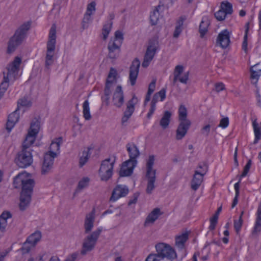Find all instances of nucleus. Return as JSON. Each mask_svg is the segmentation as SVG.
<instances>
[{"label": "nucleus", "instance_id": "46", "mask_svg": "<svg viewBox=\"0 0 261 261\" xmlns=\"http://www.w3.org/2000/svg\"><path fill=\"white\" fill-rule=\"evenodd\" d=\"M227 14L225 13V11H224L220 7V9L216 12L214 14L215 18L218 21H222L225 19Z\"/></svg>", "mask_w": 261, "mask_h": 261}, {"label": "nucleus", "instance_id": "62", "mask_svg": "<svg viewBox=\"0 0 261 261\" xmlns=\"http://www.w3.org/2000/svg\"><path fill=\"white\" fill-rule=\"evenodd\" d=\"M189 72H185L182 77H179V81L181 83L186 84L189 79Z\"/></svg>", "mask_w": 261, "mask_h": 261}, {"label": "nucleus", "instance_id": "49", "mask_svg": "<svg viewBox=\"0 0 261 261\" xmlns=\"http://www.w3.org/2000/svg\"><path fill=\"white\" fill-rule=\"evenodd\" d=\"M197 168L199 169V171L204 175L208 171V165L206 163L203 162L198 164Z\"/></svg>", "mask_w": 261, "mask_h": 261}, {"label": "nucleus", "instance_id": "33", "mask_svg": "<svg viewBox=\"0 0 261 261\" xmlns=\"http://www.w3.org/2000/svg\"><path fill=\"white\" fill-rule=\"evenodd\" d=\"M178 120L179 121H190L187 119V110L184 105H180L179 108Z\"/></svg>", "mask_w": 261, "mask_h": 261}, {"label": "nucleus", "instance_id": "4", "mask_svg": "<svg viewBox=\"0 0 261 261\" xmlns=\"http://www.w3.org/2000/svg\"><path fill=\"white\" fill-rule=\"evenodd\" d=\"M56 25L53 24L49 30L48 40L47 42V53L45 57V67L49 69L54 63L53 53L56 48Z\"/></svg>", "mask_w": 261, "mask_h": 261}, {"label": "nucleus", "instance_id": "21", "mask_svg": "<svg viewBox=\"0 0 261 261\" xmlns=\"http://www.w3.org/2000/svg\"><path fill=\"white\" fill-rule=\"evenodd\" d=\"M163 214L159 208H155L149 214L144 222V226H147L149 224H152L159 217Z\"/></svg>", "mask_w": 261, "mask_h": 261}, {"label": "nucleus", "instance_id": "14", "mask_svg": "<svg viewBox=\"0 0 261 261\" xmlns=\"http://www.w3.org/2000/svg\"><path fill=\"white\" fill-rule=\"evenodd\" d=\"M230 35L227 29L221 31L217 36V44H219L222 48H226L230 42Z\"/></svg>", "mask_w": 261, "mask_h": 261}, {"label": "nucleus", "instance_id": "7", "mask_svg": "<svg viewBox=\"0 0 261 261\" xmlns=\"http://www.w3.org/2000/svg\"><path fill=\"white\" fill-rule=\"evenodd\" d=\"M32 151V149L21 148V150L17 153L14 159V162L18 167L25 168L31 165L33 162Z\"/></svg>", "mask_w": 261, "mask_h": 261}, {"label": "nucleus", "instance_id": "12", "mask_svg": "<svg viewBox=\"0 0 261 261\" xmlns=\"http://www.w3.org/2000/svg\"><path fill=\"white\" fill-rule=\"evenodd\" d=\"M129 190L126 186L117 185L113 190L110 201H115L119 198L125 196Z\"/></svg>", "mask_w": 261, "mask_h": 261}, {"label": "nucleus", "instance_id": "64", "mask_svg": "<svg viewBox=\"0 0 261 261\" xmlns=\"http://www.w3.org/2000/svg\"><path fill=\"white\" fill-rule=\"evenodd\" d=\"M159 97L161 98L160 100L163 101L166 98V89L163 88L159 92H157Z\"/></svg>", "mask_w": 261, "mask_h": 261}, {"label": "nucleus", "instance_id": "58", "mask_svg": "<svg viewBox=\"0 0 261 261\" xmlns=\"http://www.w3.org/2000/svg\"><path fill=\"white\" fill-rule=\"evenodd\" d=\"M156 80H153L149 84L148 89V92L149 94H151L154 91L155 88Z\"/></svg>", "mask_w": 261, "mask_h": 261}, {"label": "nucleus", "instance_id": "25", "mask_svg": "<svg viewBox=\"0 0 261 261\" xmlns=\"http://www.w3.org/2000/svg\"><path fill=\"white\" fill-rule=\"evenodd\" d=\"M172 114L169 111L164 112L163 117L160 121V125L164 129H166L170 123L171 121Z\"/></svg>", "mask_w": 261, "mask_h": 261}, {"label": "nucleus", "instance_id": "56", "mask_svg": "<svg viewBox=\"0 0 261 261\" xmlns=\"http://www.w3.org/2000/svg\"><path fill=\"white\" fill-rule=\"evenodd\" d=\"M229 124V119L228 117H225L222 118L220 120V124L218 126L222 128H225L228 126Z\"/></svg>", "mask_w": 261, "mask_h": 261}, {"label": "nucleus", "instance_id": "31", "mask_svg": "<svg viewBox=\"0 0 261 261\" xmlns=\"http://www.w3.org/2000/svg\"><path fill=\"white\" fill-rule=\"evenodd\" d=\"M252 126L254 132L255 139L253 144H255L258 143V141L261 139V132L258 126V124L256 120H254L252 122Z\"/></svg>", "mask_w": 261, "mask_h": 261}, {"label": "nucleus", "instance_id": "5", "mask_svg": "<svg viewBox=\"0 0 261 261\" xmlns=\"http://www.w3.org/2000/svg\"><path fill=\"white\" fill-rule=\"evenodd\" d=\"M102 230V227L98 228L84 239L81 250L82 255H86L94 249Z\"/></svg>", "mask_w": 261, "mask_h": 261}, {"label": "nucleus", "instance_id": "42", "mask_svg": "<svg viewBox=\"0 0 261 261\" xmlns=\"http://www.w3.org/2000/svg\"><path fill=\"white\" fill-rule=\"evenodd\" d=\"M91 15L92 13L91 12H86L85 14L82 21V27L83 29H85L88 27V23L89 22L91 19Z\"/></svg>", "mask_w": 261, "mask_h": 261}, {"label": "nucleus", "instance_id": "2", "mask_svg": "<svg viewBox=\"0 0 261 261\" xmlns=\"http://www.w3.org/2000/svg\"><path fill=\"white\" fill-rule=\"evenodd\" d=\"M156 253L150 254L146 261H160L164 258L173 259L177 257L174 249L169 245L164 243H159L155 245Z\"/></svg>", "mask_w": 261, "mask_h": 261}, {"label": "nucleus", "instance_id": "50", "mask_svg": "<svg viewBox=\"0 0 261 261\" xmlns=\"http://www.w3.org/2000/svg\"><path fill=\"white\" fill-rule=\"evenodd\" d=\"M251 164H252L251 160L249 159L247 163L246 164V165L245 166V167L244 168V169H243V171L242 174L240 175V177L241 178L245 177V176L247 175V173H248V172H249V171L250 170V168L251 167Z\"/></svg>", "mask_w": 261, "mask_h": 261}, {"label": "nucleus", "instance_id": "16", "mask_svg": "<svg viewBox=\"0 0 261 261\" xmlns=\"http://www.w3.org/2000/svg\"><path fill=\"white\" fill-rule=\"evenodd\" d=\"M179 122L176 130V139L177 140H181L186 136L191 125V121Z\"/></svg>", "mask_w": 261, "mask_h": 261}, {"label": "nucleus", "instance_id": "27", "mask_svg": "<svg viewBox=\"0 0 261 261\" xmlns=\"http://www.w3.org/2000/svg\"><path fill=\"white\" fill-rule=\"evenodd\" d=\"M189 233L188 232L182 233L181 235L175 237V245L180 249H183L185 246V243L188 239Z\"/></svg>", "mask_w": 261, "mask_h": 261}, {"label": "nucleus", "instance_id": "32", "mask_svg": "<svg viewBox=\"0 0 261 261\" xmlns=\"http://www.w3.org/2000/svg\"><path fill=\"white\" fill-rule=\"evenodd\" d=\"M160 6H158L151 13L150 15V22L151 25H155L157 24L159 20V8Z\"/></svg>", "mask_w": 261, "mask_h": 261}, {"label": "nucleus", "instance_id": "48", "mask_svg": "<svg viewBox=\"0 0 261 261\" xmlns=\"http://www.w3.org/2000/svg\"><path fill=\"white\" fill-rule=\"evenodd\" d=\"M243 224L242 218H239L238 220H234V228L237 233L239 232Z\"/></svg>", "mask_w": 261, "mask_h": 261}, {"label": "nucleus", "instance_id": "45", "mask_svg": "<svg viewBox=\"0 0 261 261\" xmlns=\"http://www.w3.org/2000/svg\"><path fill=\"white\" fill-rule=\"evenodd\" d=\"M112 83L113 81L110 80H107L104 90V94L105 96H109L110 95L111 93V88L112 87Z\"/></svg>", "mask_w": 261, "mask_h": 261}, {"label": "nucleus", "instance_id": "47", "mask_svg": "<svg viewBox=\"0 0 261 261\" xmlns=\"http://www.w3.org/2000/svg\"><path fill=\"white\" fill-rule=\"evenodd\" d=\"M159 46V41L158 39L155 38H152L149 41V45L147 46L148 48L150 49H153L157 50Z\"/></svg>", "mask_w": 261, "mask_h": 261}, {"label": "nucleus", "instance_id": "29", "mask_svg": "<svg viewBox=\"0 0 261 261\" xmlns=\"http://www.w3.org/2000/svg\"><path fill=\"white\" fill-rule=\"evenodd\" d=\"M7 69L8 72L6 76H8V79L15 81L16 79V75L18 74L19 69L16 68L15 65L11 66L10 65H8Z\"/></svg>", "mask_w": 261, "mask_h": 261}, {"label": "nucleus", "instance_id": "26", "mask_svg": "<svg viewBox=\"0 0 261 261\" xmlns=\"http://www.w3.org/2000/svg\"><path fill=\"white\" fill-rule=\"evenodd\" d=\"M259 65V64H256L255 65L250 67V79L252 80H255V82H252L253 84H256L257 83L259 77L261 75V67L259 68H258V66Z\"/></svg>", "mask_w": 261, "mask_h": 261}, {"label": "nucleus", "instance_id": "19", "mask_svg": "<svg viewBox=\"0 0 261 261\" xmlns=\"http://www.w3.org/2000/svg\"><path fill=\"white\" fill-rule=\"evenodd\" d=\"M204 174L198 170H195L193 178L191 181V188L194 191H196L200 186L203 180Z\"/></svg>", "mask_w": 261, "mask_h": 261}, {"label": "nucleus", "instance_id": "35", "mask_svg": "<svg viewBox=\"0 0 261 261\" xmlns=\"http://www.w3.org/2000/svg\"><path fill=\"white\" fill-rule=\"evenodd\" d=\"M110 161L111 159L108 158L102 162L99 170V173L102 171H106V170H107L108 169H110L111 166H112V168H113L115 161L111 163H110Z\"/></svg>", "mask_w": 261, "mask_h": 261}, {"label": "nucleus", "instance_id": "1", "mask_svg": "<svg viewBox=\"0 0 261 261\" xmlns=\"http://www.w3.org/2000/svg\"><path fill=\"white\" fill-rule=\"evenodd\" d=\"M31 21H28L21 24L10 37L8 42L7 54L10 55L14 53L17 48L22 44L27 36L28 31L30 29Z\"/></svg>", "mask_w": 261, "mask_h": 261}, {"label": "nucleus", "instance_id": "36", "mask_svg": "<svg viewBox=\"0 0 261 261\" xmlns=\"http://www.w3.org/2000/svg\"><path fill=\"white\" fill-rule=\"evenodd\" d=\"M112 25V21H110L109 23L103 25L101 33L103 40H105L107 39L108 35L111 30Z\"/></svg>", "mask_w": 261, "mask_h": 261}, {"label": "nucleus", "instance_id": "41", "mask_svg": "<svg viewBox=\"0 0 261 261\" xmlns=\"http://www.w3.org/2000/svg\"><path fill=\"white\" fill-rule=\"evenodd\" d=\"M123 39V33L119 30H117L115 33L114 38L112 39V41H115L117 43H120V45H122Z\"/></svg>", "mask_w": 261, "mask_h": 261}, {"label": "nucleus", "instance_id": "60", "mask_svg": "<svg viewBox=\"0 0 261 261\" xmlns=\"http://www.w3.org/2000/svg\"><path fill=\"white\" fill-rule=\"evenodd\" d=\"M95 6L96 3L94 1L91 2L87 6L86 12L92 13V11H95L96 10Z\"/></svg>", "mask_w": 261, "mask_h": 261}, {"label": "nucleus", "instance_id": "17", "mask_svg": "<svg viewBox=\"0 0 261 261\" xmlns=\"http://www.w3.org/2000/svg\"><path fill=\"white\" fill-rule=\"evenodd\" d=\"M62 137L55 138L54 140L51 142L49 146V150L45 154L53 158H56L57 156V152L59 151L60 145L62 143Z\"/></svg>", "mask_w": 261, "mask_h": 261}, {"label": "nucleus", "instance_id": "37", "mask_svg": "<svg viewBox=\"0 0 261 261\" xmlns=\"http://www.w3.org/2000/svg\"><path fill=\"white\" fill-rule=\"evenodd\" d=\"M83 116L85 120H89L91 119V116L90 113L89 103L88 100H86L83 105Z\"/></svg>", "mask_w": 261, "mask_h": 261}, {"label": "nucleus", "instance_id": "10", "mask_svg": "<svg viewBox=\"0 0 261 261\" xmlns=\"http://www.w3.org/2000/svg\"><path fill=\"white\" fill-rule=\"evenodd\" d=\"M126 148L128 152L129 159L124 162V166H126L128 163L137 165L136 159L140 155V152L137 146L135 144L128 143L126 145Z\"/></svg>", "mask_w": 261, "mask_h": 261}, {"label": "nucleus", "instance_id": "13", "mask_svg": "<svg viewBox=\"0 0 261 261\" xmlns=\"http://www.w3.org/2000/svg\"><path fill=\"white\" fill-rule=\"evenodd\" d=\"M140 62L139 60L136 58L132 62L129 69V79L132 86L136 84V79L138 77L139 69L140 68Z\"/></svg>", "mask_w": 261, "mask_h": 261}, {"label": "nucleus", "instance_id": "15", "mask_svg": "<svg viewBox=\"0 0 261 261\" xmlns=\"http://www.w3.org/2000/svg\"><path fill=\"white\" fill-rule=\"evenodd\" d=\"M112 102L114 106L120 108L124 103V94L121 86H117L113 94Z\"/></svg>", "mask_w": 261, "mask_h": 261}, {"label": "nucleus", "instance_id": "24", "mask_svg": "<svg viewBox=\"0 0 261 261\" xmlns=\"http://www.w3.org/2000/svg\"><path fill=\"white\" fill-rule=\"evenodd\" d=\"M210 25V20L206 18H203L199 27V32L201 38H203L208 31V28Z\"/></svg>", "mask_w": 261, "mask_h": 261}, {"label": "nucleus", "instance_id": "6", "mask_svg": "<svg viewBox=\"0 0 261 261\" xmlns=\"http://www.w3.org/2000/svg\"><path fill=\"white\" fill-rule=\"evenodd\" d=\"M154 160V156L153 155H149L146 164V172L145 176L147 179L146 192L149 194H151L152 191L155 188L154 183L156 179V170L153 169Z\"/></svg>", "mask_w": 261, "mask_h": 261}, {"label": "nucleus", "instance_id": "11", "mask_svg": "<svg viewBox=\"0 0 261 261\" xmlns=\"http://www.w3.org/2000/svg\"><path fill=\"white\" fill-rule=\"evenodd\" d=\"M121 46L120 43L112 41V39L111 38L108 44V57L113 60H115L118 58L121 51Z\"/></svg>", "mask_w": 261, "mask_h": 261}, {"label": "nucleus", "instance_id": "3", "mask_svg": "<svg viewBox=\"0 0 261 261\" xmlns=\"http://www.w3.org/2000/svg\"><path fill=\"white\" fill-rule=\"evenodd\" d=\"M35 185V182L33 179L25 178L24 181H22L19 204L21 211H24L29 206Z\"/></svg>", "mask_w": 261, "mask_h": 261}, {"label": "nucleus", "instance_id": "8", "mask_svg": "<svg viewBox=\"0 0 261 261\" xmlns=\"http://www.w3.org/2000/svg\"><path fill=\"white\" fill-rule=\"evenodd\" d=\"M39 125L36 123H32L25 138L22 143V147L24 149H32L31 146L36 140V136L39 132Z\"/></svg>", "mask_w": 261, "mask_h": 261}, {"label": "nucleus", "instance_id": "54", "mask_svg": "<svg viewBox=\"0 0 261 261\" xmlns=\"http://www.w3.org/2000/svg\"><path fill=\"white\" fill-rule=\"evenodd\" d=\"M12 217V215L10 212L5 211L0 215V220H2L3 221L7 222L8 219Z\"/></svg>", "mask_w": 261, "mask_h": 261}, {"label": "nucleus", "instance_id": "23", "mask_svg": "<svg viewBox=\"0 0 261 261\" xmlns=\"http://www.w3.org/2000/svg\"><path fill=\"white\" fill-rule=\"evenodd\" d=\"M94 211L86 216L84 223L85 233H88L93 227Z\"/></svg>", "mask_w": 261, "mask_h": 261}, {"label": "nucleus", "instance_id": "18", "mask_svg": "<svg viewBox=\"0 0 261 261\" xmlns=\"http://www.w3.org/2000/svg\"><path fill=\"white\" fill-rule=\"evenodd\" d=\"M55 158L47 154H44L41 168V173L42 174H46L50 172L53 168Z\"/></svg>", "mask_w": 261, "mask_h": 261}, {"label": "nucleus", "instance_id": "51", "mask_svg": "<svg viewBox=\"0 0 261 261\" xmlns=\"http://www.w3.org/2000/svg\"><path fill=\"white\" fill-rule=\"evenodd\" d=\"M156 50L153 49H150L149 48H147L146 51L144 56V57L148 58L150 60H152Z\"/></svg>", "mask_w": 261, "mask_h": 261}, {"label": "nucleus", "instance_id": "30", "mask_svg": "<svg viewBox=\"0 0 261 261\" xmlns=\"http://www.w3.org/2000/svg\"><path fill=\"white\" fill-rule=\"evenodd\" d=\"M91 149V147H88L87 150L83 151L82 155L80 156L79 160V166L80 167H82L88 161L89 158L91 154L89 151Z\"/></svg>", "mask_w": 261, "mask_h": 261}, {"label": "nucleus", "instance_id": "40", "mask_svg": "<svg viewBox=\"0 0 261 261\" xmlns=\"http://www.w3.org/2000/svg\"><path fill=\"white\" fill-rule=\"evenodd\" d=\"M113 169L112 166H111L110 169H108L107 170H106V171L99 172V174L101 177V180L103 181L108 180L112 175Z\"/></svg>", "mask_w": 261, "mask_h": 261}, {"label": "nucleus", "instance_id": "61", "mask_svg": "<svg viewBox=\"0 0 261 261\" xmlns=\"http://www.w3.org/2000/svg\"><path fill=\"white\" fill-rule=\"evenodd\" d=\"M21 63V59L19 57H16L12 62V63L10 64L11 66H16V68L19 69V66Z\"/></svg>", "mask_w": 261, "mask_h": 261}, {"label": "nucleus", "instance_id": "39", "mask_svg": "<svg viewBox=\"0 0 261 261\" xmlns=\"http://www.w3.org/2000/svg\"><path fill=\"white\" fill-rule=\"evenodd\" d=\"M220 7L227 14H231L233 12L232 5L227 1L222 2Z\"/></svg>", "mask_w": 261, "mask_h": 261}, {"label": "nucleus", "instance_id": "34", "mask_svg": "<svg viewBox=\"0 0 261 261\" xmlns=\"http://www.w3.org/2000/svg\"><path fill=\"white\" fill-rule=\"evenodd\" d=\"M32 105V102L28 99L27 96H24L20 98L17 101V110H19L21 107H30Z\"/></svg>", "mask_w": 261, "mask_h": 261}, {"label": "nucleus", "instance_id": "52", "mask_svg": "<svg viewBox=\"0 0 261 261\" xmlns=\"http://www.w3.org/2000/svg\"><path fill=\"white\" fill-rule=\"evenodd\" d=\"M89 181V179L88 177H84L81 180H80L77 185V189L79 190H82L83 188H85L87 185Z\"/></svg>", "mask_w": 261, "mask_h": 261}, {"label": "nucleus", "instance_id": "59", "mask_svg": "<svg viewBox=\"0 0 261 261\" xmlns=\"http://www.w3.org/2000/svg\"><path fill=\"white\" fill-rule=\"evenodd\" d=\"M140 195L139 192H136L133 194V198L130 199L128 202V205H130L132 204H135L137 202L138 197Z\"/></svg>", "mask_w": 261, "mask_h": 261}, {"label": "nucleus", "instance_id": "38", "mask_svg": "<svg viewBox=\"0 0 261 261\" xmlns=\"http://www.w3.org/2000/svg\"><path fill=\"white\" fill-rule=\"evenodd\" d=\"M25 177L22 173H19L14 178L13 185L15 188H18L19 186H22V181H24Z\"/></svg>", "mask_w": 261, "mask_h": 261}, {"label": "nucleus", "instance_id": "22", "mask_svg": "<svg viewBox=\"0 0 261 261\" xmlns=\"http://www.w3.org/2000/svg\"><path fill=\"white\" fill-rule=\"evenodd\" d=\"M124 162L122 163L121 169L119 171V176L124 177L130 176L134 168L137 165L134 164L128 163L126 166H124Z\"/></svg>", "mask_w": 261, "mask_h": 261}, {"label": "nucleus", "instance_id": "43", "mask_svg": "<svg viewBox=\"0 0 261 261\" xmlns=\"http://www.w3.org/2000/svg\"><path fill=\"white\" fill-rule=\"evenodd\" d=\"M4 77L2 83L0 84V88L3 90L7 91L9 86L10 79H8V76H6L5 73L3 72Z\"/></svg>", "mask_w": 261, "mask_h": 261}, {"label": "nucleus", "instance_id": "53", "mask_svg": "<svg viewBox=\"0 0 261 261\" xmlns=\"http://www.w3.org/2000/svg\"><path fill=\"white\" fill-rule=\"evenodd\" d=\"M218 217L216 216H213L210 219V225L209 226V229L213 230L215 229L216 226L218 222Z\"/></svg>", "mask_w": 261, "mask_h": 261}, {"label": "nucleus", "instance_id": "44", "mask_svg": "<svg viewBox=\"0 0 261 261\" xmlns=\"http://www.w3.org/2000/svg\"><path fill=\"white\" fill-rule=\"evenodd\" d=\"M34 247L32 246V244H30L29 242H27L26 240L25 242L23 244L22 247L20 248V250L22 252L23 254L28 253L32 248Z\"/></svg>", "mask_w": 261, "mask_h": 261}, {"label": "nucleus", "instance_id": "55", "mask_svg": "<svg viewBox=\"0 0 261 261\" xmlns=\"http://www.w3.org/2000/svg\"><path fill=\"white\" fill-rule=\"evenodd\" d=\"M116 70L115 69L111 68L109 73L107 80H110L111 81H113V82L116 79Z\"/></svg>", "mask_w": 261, "mask_h": 261}, {"label": "nucleus", "instance_id": "9", "mask_svg": "<svg viewBox=\"0 0 261 261\" xmlns=\"http://www.w3.org/2000/svg\"><path fill=\"white\" fill-rule=\"evenodd\" d=\"M138 101L137 97L135 95H134L133 97L127 102L126 108L124 112L123 116L121 119V123L122 125H124L133 115L135 111V105L137 104Z\"/></svg>", "mask_w": 261, "mask_h": 261}, {"label": "nucleus", "instance_id": "63", "mask_svg": "<svg viewBox=\"0 0 261 261\" xmlns=\"http://www.w3.org/2000/svg\"><path fill=\"white\" fill-rule=\"evenodd\" d=\"M184 71V67L181 65H177L175 67V70H174V74L175 75H177L178 76H180V75L181 74V73Z\"/></svg>", "mask_w": 261, "mask_h": 261}, {"label": "nucleus", "instance_id": "57", "mask_svg": "<svg viewBox=\"0 0 261 261\" xmlns=\"http://www.w3.org/2000/svg\"><path fill=\"white\" fill-rule=\"evenodd\" d=\"M211 129V125L210 124H207L203 126L201 129V134L205 136H208L209 135V133L210 132Z\"/></svg>", "mask_w": 261, "mask_h": 261}, {"label": "nucleus", "instance_id": "20", "mask_svg": "<svg viewBox=\"0 0 261 261\" xmlns=\"http://www.w3.org/2000/svg\"><path fill=\"white\" fill-rule=\"evenodd\" d=\"M19 110H16L13 113L10 114L8 117L7 122L6 123V129L8 133H10L12 129L14 127L15 124L18 121L19 119V115L17 113Z\"/></svg>", "mask_w": 261, "mask_h": 261}, {"label": "nucleus", "instance_id": "28", "mask_svg": "<svg viewBox=\"0 0 261 261\" xmlns=\"http://www.w3.org/2000/svg\"><path fill=\"white\" fill-rule=\"evenodd\" d=\"M41 233L40 231H37L28 237L27 242H29L32 246L35 247L37 243L40 241L41 238Z\"/></svg>", "mask_w": 261, "mask_h": 261}]
</instances>
